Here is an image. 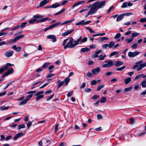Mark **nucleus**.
Instances as JSON below:
<instances>
[{"instance_id": "1", "label": "nucleus", "mask_w": 146, "mask_h": 146, "mask_svg": "<svg viewBox=\"0 0 146 146\" xmlns=\"http://www.w3.org/2000/svg\"><path fill=\"white\" fill-rule=\"evenodd\" d=\"M106 2V1H103L101 2L99 1H97L93 4V6L97 8L98 10V9L103 7L105 5Z\"/></svg>"}, {"instance_id": "2", "label": "nucleus", "mask_w": 146, "mask_h": 146, "mask_svg": "<svg viewBox=\"0 0 146 146\" xmlns=\"http://www.w3.org/2000/svg\"><path fill=\"white\" fill-rule=\"evenodd\" d=\"M106 64H103L102 67L104 68H108L114 65V61L111 60H106L105 61Z\"/></svg>"}, {"instance_id": "3", "label": "nucleus", "mask_w": 146, "mask_h": 146, "mask_svg": "<svg viewBox=\"0 0 146 146\" xmlns=\"http://www.w3.org/2000/svg\"><path fill=\"white\" fill-rule=\"evenodd\" d=\"M143 60H141L136 62V64L139 65V68L137 69V72L141 70L143 67L146 66V62L142 63Z\"/></svg>"}, {"instance_id": "4", "label": "nucleus", "mask_w": 146, "mask_h": 146, "mask_svg": "<svg viewBox=\"0 0 146 146\" xmlns=\"http://www.w3.org/2000/svg\"><path fill=\"white\" fill-rule=\"evenodd\" d=\"M140 52L138 51H135L133 52H129L128 53V56L130 57L133 58L135 56L138 55Z\"/></svg>"}, {"instance_id": "5", "label": "nucleus", "mask_w": 146, "mask_h": 146, "mask_svg": "<svg viewBox=\"0 0 146 146\" xmlns=\"http://www.w3.org/2000/svg\"><path fill=\"white\" fill-rule=\"evenodd\" d=\"M60 22H59L58 23L53 24L48 27L44 29V31L46 32L50 29L53 28L55 27L56 26L60 25Z\"/></svg>"}, {"instance_id": "6", "label": "nucleus", "mask_w": 146, "mask_h": 146, "mask_svg": "<svg viewBox=\"0 0 146 146\" xmlns=\"http://www.w3.org/2000/svg\"><path fill=\"white\" fill-rule=\"evenodd\" d=\"M97 10V9L96 8L95 6H93V4H92L90 9L88 12V14L90 15L93 14L95 13Z\"/></svg>"}, {"instance_id": "7", "label": "nucleus", "mask_w": 146, "mask_h": 146, "mask_svg": "<svg viewBox=\"0 0 146 146\" xmlns=\"http://www.w3.org/2000/svg\"><path fill=\"white\" fill-rule=\"evenodd\" d=\"M14 53V51L10 50L6 52L5 53V55L6 57L9 58L12 56Z\"/></svg>"}, {"instance_id": "8", "label": "nucleus", "mask_w": 146, "mask_h": 146, "mask_svg": "<svg viewBox=\"0 0 146 146\" xmlns=\"http://www.w3.org/2000/svg\"><path fill=\"white\" fill-rule=\"evenodd\" d=\"M73 39L72 38H70L69 42L65 46H64V49L68 47L70 48V46L72 44H73L72 43L73 42Z\"/></svg>"}, {"instance_id": "9", "label": "nucleus", "mask_w": 146, "mask_h": 146, "mask_svg": "<svg viewBox=\"0 0 146 146\" xmlns=\"http://www.w3.org/2000/svg\"><path fill=\"white\" fill-rule=\"evenodd\" d=\"M100 67H98L92 70V72L94 75H96L98 74L100 72Z\"/></svg>"}, {"instance_id": "10", "label": "nucleus", "mask_w": 146, "mask_h": 146, "mask_svg": "<svg viewBox=\"0 0 146 146\" xmlns=\"http://www.w3.org/2000/svg\"><path fill=\"white\" fill-rule=\"evenodd\" d=\"M49 1L48 0H43L40 2L39 5L37 7H40L43 6L46 4Z\"/></svg>"}, {"instance_id": "11", "label": "nucleus", "mask_w": 146, "mask_h": 146, "mask_svg": "<svg viewBox=\"0 0 146 146\" xmlns=\"http://www.w3.org/2000/svg\"><path fill=\"white\" fill-rule=\"evenodd\" d=\"M82 36H81L78 40L80 41V44L82 43H84L86 42L87 40V38L85 37L83 39H82Z\"/></svg>"}, {"instance_id": "12", "label": "nucleus", "mask_w": 146, "mask_h": 146, "mask_svg": "<svg viewBox=\"0 0 146 146\" xmlns=\"http://www.w3.org/2000/svg\"><path fill=\"white\" fill-rule=\"evenodd\" d=\"M47 38L52 39L53 42H55L56 40V37L52 35H48L47 36Z\"/></svg>"}, {"instance_id": "13", "label": "nucleus", "mask_w": 146, "mask_h": 146, "mask_svg": "<svg viewBox=\"0 0 146 146\" xmlns=\"http://www.w3.org/2000/svg\"><path fill=\"white\" fill-rule=\"evenodd\" d=\"M85 2V1L83 0V1H78V2L76 3H74L72 6V9H73L74 7H75L76 6L78 5H80L81 4H82L84 3Z\"/></svg>"}, {"instance_id": "14", "label": "nucleus", "mask_w": 146, "mask_h": 146, "mask_svg": "<svg viewBox=\"0 0 146 146\" xmlns=\"http://www.w3.org/2000/svg\"><path fill=\"white\" fill-rule=\"evenodd\" d=\"M24 135V133L22 132L18 133L17 134H16V135L13 138V140H16L19 137H21L23 136Z\"/></svg>"}, {"instance_id": "15", "label": "nucleus", "mask_w": 146, "mask_h": 146, "mask_svg": "<svg viewBox=\"0 0 146 146\" xmlns=\"http://www.w3.org/2000/svg\"><path fill=\"white\" fill-rule=\"evenodd\" d=\"M61 5V4L60 3L58 4H54L50 6H48L47 7H45V8H56L60 6Z\"/></svg>"}, {"instance_id": "16", "label": "nucleus", "mask_w": 146, "mask_h": 146, "mask_svg": "<svg viewBox=\"0 0 146 146\" xmlns=\"http://www.w3.org/2000/svg\"><path fill=\"white\" fill-rule=\"evenodd\" d=\"M73 42L74 43H73L70 46V48H74L76 45L80 44V41L78 39L76 40L73 41Z\"/></svg>"}, {"instance_id": "17", "label": "nucleus", "mask_w": 146, "mask_h": 146, "mask_svg": "<svg viewBox=\"0 0 146 146\" xmlns=\"http://www.w3.org/2000/svg\"><path fill=\"white\" fill-rule=\"evenodd\" d=\"M114 62L115 63V66L117 67L119 66L123 65V62H121L120 61Z\"/></svg>"}, {"instance_id": "18", "label": "nucleus", "mask_w": 146, "mask_h": 146, "mask_svg": "<svg viewBox=\"0 0 146 146\" xmlns=\"http://www.w3.org/2000/svg\"><path fill=\"white\" fill-rule=\"evenodd\" d=\"M48 19L49 18L48 17H45L38 20L36 19V22L37 23H38L40 22H44L46 21L47 20H48Z\"/></svg>"}, {"instance_id": "19", "label": "nucleus", "mask_w": 146, "mask_h": 146, "mask_svg": "<svg viewBox=\"0 0 146 146\" xmlns=\"http://www.w3.org/2000/svg\"><path fill=\"white\" fill-rule=\"evenodd\" d=\"M12 48L16 50V51L17 52H19L21 51L22 49L21 47H17V46L15 45L13 46L12 47Z\"/></svg>"}, {"instance_id": "20", "label": "nucleus", "mask_w": 146, "mask_h": 146, "mask_svg": "<svg viewBox=\"0 0 146 146\" xmlns=\"http://www.w3.org/2000/svg\"><path fill=\"white\" fill-rule=\"evenodd\" d=\"M102 50H99L97 51L95 53L93 56V57L94 58H97L99 57L98 54L102 52Z\"/></svg>"}, {"instance_id": "21", "label": "nucleus", "mask_w": 146, "mask_h": 146, "mask_svg": "<svg viewBox=\"0 0 146 146\" xmlns=\"http://www.w3.org/2000/svg\"><path fill=\"white\" fill-rule=\"evenodd\" d=\"M123 14H121L118 16L116 19V21H119L122 19L124 17Z\"/></svg>"}, {"instance_id": "22", "label": "nucleus", "mask_w": 146, "mask_h": 146, "mask_svg": "<svg viewBox=\"0 0 146 146\" xmlns=\"http://www.w3.org/2000/svg\"><path fill=\"white\" fill-rule=\"evenodd\" d=\"M27 102L28 101L25 99L19 103V106H21L25 105L27 103Z\"/></svg>"}, {"instance_id": "23", "label": "nucleus", "mask_w": 146, "mask_h": 146, "mask_svg": "<svg viewBox=\"0 0 146 146\" xmlns=\"http://www.w3.org/2000/svg\"><path fill=\"white\" fill-rule=\"evenodd\" d=\"M24 36V35H21L16 36L14 39L13 40L17 41L22 38Z\"/></svg>"}, {"instance_id": "24", "label": "nucleus", "mask_w": 146, "mask_h": 146, "mask_svg": "<svg viewBox=\"0 0 146 146\" xmlns=\"http://www.w3.org/2000/svg\"><path fill=\"white\" fill-rule=\"evenodd\" d=\"M90 50V49L87 48L85 47L82 48L80 50V51L82 52H87Z\"/></svg>"}, {"instance_id": "25", "label": "nucleus", "mask_w": 146, "mask_h": 146, "mask_svg": "<svg viewBox=\"0 0 146 146\" xmlns=\"http://www.w3.org/2000/svg\"><path fill=\"white\" fill-rule=\"evenodd\" d=\"M131 81V78L129 77L126 78L124 80L125 83L126 84H129L130 81Z\"/></svg>"}, {"instance_id": "26", "label": "nucleus", "mask_w": 146, "mask_h": 146, "mask_svg": "<svg viewBox=\"0 0 146 146\" xmlns=\"http://www.w3.org/2000/svg\"><path fill=\"white\" fill-rule=\"evenodd\" d=\"M70 80V79L69 78V77H67L65 78L64 79V83L65 84L66 86H67L68 85V84Z\"/></svg>"}, {"instance_id": "27", "label": "nucleus", "mask_w": 146, "mask_h": 146, "mask_svg": "<svg viewBox=\"0 0 146 146\" xmlns=\"http://www.w3.org/2000/svg\"><path fill=\"white\" fill-rule=\"evenodd\" d=\"M9 106H8L7 107H5L4 106H1L0 107V110L3 111L4 110H7L9 109Z\"/></svg>"}, {"instance_id": "28", "label": "nucleus", "mask_w": 146, "mask_h": 146, "mask_svg": "<svg viewBox=\"0 0 146 146\" xmlns=\"http://www.w3.org/2000/svg\"><path fill=\"white\" fill-rule=\"evenodd\" d=\"M114 42L113 41H111L109 43V44H108V47L110 48H111L114 46Z\"/></svg>"}, {"instance_id": "29", "label": "nucleus", "mask_w": 146, "mask_h": 146, "mask_svg": "<svg viewBox=\"0 0 146 146\" xmlns=\"http://www.w3.org/2000/svg\"><path fill=\"white\" fill-rule=\"evenodd\" d=\"M74 30H70L64 32V36L67 35L69 34H70Z\"/></svg>"}, {"instance_id": "30", "label": "nucleus", "mask_w": 146, "mask_h": 146, "mask_svg": "<svg viewBox=\"0 0 146 146\" xmlns=\"http://www.w3.org/2000/svg\"><path fill=\"white\" fill-rule=\"evenodd\" d=\"M84 20H82L76 23V26H78L80 25H84Z\"/></svg>"}, {"instance_id": "31", "label": "nucleus", "mask_w": 146, "mask_h": 146, "mask_svg": "<svg viewBox=\"0 0 146 146\" xmlns=\"http://www.w3.org/2000/svg\"><path fill=\"white\" fill-rule=\"evenodd\" d=\"M125 68V66H123L120 68H116V70L117 71H121L124 69Z\"/></svg>"}, {"instance_id": "32", "label": "nucleus", "mask_w": 146, "mask_h": 146, "mask_svg": "<svg viewBox=\"0 0 146 146\" xmlns=\"http://www.w3.org/2000/svg\"><path fill=\"white\" fill-rule=\"evenodd\" d=\"M57 83L58 84V87L59 88L61 87L64 84V81H62L60 82V80H59L57 82Z\"/></svg>"}, {"instance_id": "33", "label": "nucleus", "mask_w": 146, "mask_h": 146, "mask_svg": "<svg viewBox=\"0 0 146 146\" xmlns=\"http://www.w3.org/2000/svg\"><path fill=\"white\" fill-rule=\"evenodd\" d=\"M106 101V98L105 97H102L100 100V102L101 103H104Z\"/></svg>"}, {"instance_id": "34", "label": "nucleus", "mask_w": 146, "mask_h": 146, "mask_svg": "<svg viewBox=\"0 0 146 146\" xmlns=\"http://www.w3.org/2000/svg\"><path fill=\"white\" fill-rule=\"evenodd\" d=\"M105 33H98L97 34H95L94 35H93L92 36L93 37H96L97 36H103L104 35H105Z\"/></svg>"}, {"instance_id": "35", "label": "nucleus", "mask_w": 146, "mask_h": 146, "mask_svg": "<svg viewBox=\"0 0 146 146\" xmlns=\"http://www.w3.org/2000/svg\"><path fill=\"white\" fill-rule=\"evenodd\" d=\"M13 72V69L12 68H11V69L8 70V71L6 72L7 74V75H8L12 73Z\"/></svg>"}, {"instance_id": "36", "label": "nucleus", "mask_w": 146, "mask_h": 146, "mask_svg": "<svg viewBox=\"0 0 146 146\" xmlns=\"http://www.w3.org/2000/svg\"><path fill=\"white\" fill-rule=\"evenodd\" d=\"M36 21V19H32L29 21V23L30 24H33Z\"/></svg>"}, {"instance_id": "37", "label": "nucleus", "mask_w": 146, "mask_h": 146, "mask_svg": "<svg viewBox=\"0 0 146 146\" xmlns=\"http://www.w3.org/2000/svg\"><path fill=\"white\" fill-rule=\"evenodd\" d=\"M7 69V66H4L3 68H1L0 69V74H1L5 70Z\"/></svg>"}, {"instance_id": "38", "label": "nucleus", "mask_w": 146, "mask_h": 146, "mask_svg": "<svg viewBox=\"0 0 146 146\" xmlns=\"http://www.w3.org/2000/svg\"><path fill=\"white\" fill-rule=\"evenodd\" d=\"M141 85L143 88H145L146 87V81L144 80L141 83Z\"/></svg>"}, {"instance_id": "39", "label": "nucleus", "mask_w": 146, "mask_h": 146, "mask_svg": "<svg viewBox=\"0 0 146 146\" xmlns=\"http://www.w3.org/2000/svg\"><path fill=\"white\" fill-rule=\"evenodd\" d=\"M43 97L44 95H38V96H37L36 97V100L37 101H38L40 99L43 98Z\"/></svg>"}, {"instance_id": "40", "label": "nucleus", "mask_w": 146, "mask_h": 146, "mask_svg": "<svg viewBox=\"0 0 146 146\" xmlns=\"http://www.w3.org/2000/svg\"><path fill=\"white\" fill-rule=\"evenodd\" d=\"M108 39V38L106 37H102L101 38L99 39V41L101 42H102L103 41L105 40H107Z\"/></svg>"}, {"instance_id": "41", "label": "nucleus", "mask_w": 146, "mask_h": 146, "mask_svg": "<svg viewBox=\"0 0 146 146\" xmlns=\"http://www.w3.org/2000/svg\"><path fill=\"white\" fill-rule=\"evenodd\" d=\"M86 29L87 30H88L90 32V33H96L95 31H93V30L90 27H86Z\"/></svg>"}, {"instance_id": "42", "label": "nucleus", "mask_w": 146, "mask_h": 146, "mask_svg": "<svg viewBox=\"0 0 146 146\" xmlns=\"http://www.w3.org/2000/svg\"><path fill=\"white\" fill-rule=\"evenodd\" d=\"M25 127V125L23 124H21L18 125V129H20L22 128H24Z\"/></svg>"}, {"instance_id": "43", "label": "nucleus", "mask_w": 146, "mask_h": 146, "mask_svg": "<svg viewBox=\"0 0 146 146\" xmlns=\"http://www.w3.org/2000/svg\"><path fill=\"white\" fill-rule=\"evenodd\" d=\"M143 75V74H141L136 76L134 78V80L138 79L139 78H141Z\"/></svg>"}, {"instance_id": "44", "label": "nucleus", "mask_w": 146, "mask_h": 146, "mask_svg": "<svg viewBox=\"0 0 146 146\" xmlns=\"http://www.w3.org/2000/svg\"><path fill=\"white\" fill-rule=\"evenodd\" d=\"M106 54H105L104 56H103L102 55H101L99 56V58L98 59V60H102L104 59L106 57Z\"/></svg>"}, {"instance_id": "45", "label": "nucleus", "mask_w": 146, "mask_h": 146, "mask_svg": "<svg viewBox=\"0 0 146 146\" xmlns=\"http://www.w3.org/2000/svg\"><path fill=\"white\" fill-rule=\"evenodd\" d=\"M118 54V52H117L116 51H113L110 53V57H111V56H114L115 55H116Z\"/></svg>"}, {"instance_id": "46", "label": "nucleus", "mask_w": 146, "mask_h": 146, "mask_svg": "<svg viewBox=\"0 0 146 146\" xmlns=\"http://www.w3.org/2000/svg\"><path fill=\"white\" fill-rule=\"evenodd\" d=\"M27 24V22H24L22 23L21 24L20 26V27L23 28L25 27L26 25Z\"/></svg>"}, {"instance_id": "47", "label": "nucleus", "mask_w": 146, "mask_h": 146, "mask_svg": "<svg viewBox=\"0 0 146 146\" xmlns=\"http://www.w3.org/2000/svg\"><path fill=\"white\" fill-rule=\"evenodd\" d=\"M50 64L48 62H46L42 66V68H46Z\"/></svg>"}, {"instance_id": "48", "label": "nucleus", "mask_w": 146, "mask_h": 146, "mask_svg": "<svg viewBox=\"0 0 146 146\" xmlns=\"http://www.w3.org/2000/svg\"><path fill=\"white\" fill-rule=\"evenodd\" d=\"M132 86L129 87H127V88H125L124 89V91L125 92H127L129 91H130L132 89Z\"/></svg>"}, {"instance_id": "49", "label": "nucleus", "mask_w": 146, "mask_h": 146, "mask_svg": "<svg viewBox=\"0 0 146 146\" xmlns=\"http://www.w3.org/2000/svg\"><path fill=\"white\" fill-rule=\"evenodd\" d=\"M99 96L98 95H94L92 97V100H95L96 99H98L99 98Z\"/></svg>"}, {"instance_id": "50", "label": "nucleus", "mask_w": 146, "mask_h": 146, "mask_svg": "<svg viewBox=\"0 0 146 146\" xmlns=\"http://www.w3.org/2000/svg\"><path fill=\"white\" fill-rule=\"evenodd\" d=\"M104 86V85H99L98 87L97 90L99 91L102 88H103Z\"/></svg>"}, {"instance_id": "51", "label": "nucleus", "mask_w": 146, "mask_h": 146, "mask_svg": "<svg viewBox=\"0 0 146 146\" xmlns=\"http://www.w3.org/2000/svg\"><path fill=\"white\" fill-rule=\"evenodd\" d=\"M121 36V34L120 33H118L115 36L114 38L115 39H118L119 38H120Z\"/></svg>"}, {"instance_id": "52", "label": "nucleus", "mask_w": 146, "mask_h": 146, "mask_svg": "<svg viewBox=\"0 0 146 146\" xmlns=\"http://www.w3.org/2000/svg\"><path fill=\"white\" fill-rule=\"evenodd\" d=\"M44 91H39L37 92L35 95V96H38L40 95V94H42L44 93Z\"/></svg>"}, {"instance_id": "53", "label": "nucleus", "mask_w": 146, "mask_h": 146, "mask_svg": "<svg viewBox=\"0 0 146 146\" xmlns=\"http://www.w3.org/2000/svg\"><path fill=\"white\" fill-rule=\"evenodd\" d=\"M63 11H64V9L63 8L61 11H59L57 13H55L54 14V15H58L60 14Z\"/></svg>"}, {"instance_id": "54", "label": "nucleus", "mask_w": 146, "mask_h": 146, "mask_svg": "<svg viewBox=\"0 0 146 146\" xmlns=\"http://www.w3.org/2000/svg\"><path fill=\"white\" fill-rule=\"evenodd\" d=\"M74 19H73L72 20H70L69 21H65L64 22V24H67L68 23H72V22H73V21L74 20Z\"/></svg>"}, {"instance_id": "55", "label": "nucleus", "mask_w": 146, "mask_h": 146, "mask_svg": "<svg viewBox=\"0 0 146 146\" xmlns=\"http://www.w3.org/2000/svg\"><path fill=\"white\" fill-rule=\"evenodd\" d=\"M127 2H124L123 5L121 6V8H125L127 7Z\"/></svg>"}, {"instance_id": "56", "label": "nucleus", "mask_w": 146, "mask_h": 146, "mask_svg": "<svg viewBox=\"0 0 146 146\" xmlns=\"http://www.w3.org/2000/svg\"><path fill=\"white\" fill-rule=\"evenodd\" d=\"M33 94L29 95L27 96V98L25 99L28 101L30 98L33 96Z\"/></svg>"}, {"instance_id": "57", "label": "nucleus", "mask_w": 146, "mask_h": 146, "mask_svg": "<svg viewBox=\"0 0 146 146\" xmlns=\"http://www.w3.org/2000/svg\"><path fill=\"white\" fill-rule=\"evenodd\" d=\"M123 16L124 17L125 16H129L132 14L131 13H123Z\"/></svg>"}, {"instance_id": "58", "label": "nucleus", "mask_w": 146, "mask_h": 146, "mask_svg": "<svg viewBox=\"0 0 146 146\" xmlns=\"http://www.w3.org/2000/svg\"><path fill=\"white\" fill-rule=\"evenodd\" d=\"M108 46V44H106L103 45L102 46V47L103 48L106 49Z\"/></svg>"}, {"instance_id": "59", "label": "nucleus", "mask_w": 146, "mask_h": 146, "mask_svg": "<svg viewBox=\"0 0 146 146\" xmlns=\"http://www.w3.org/2000/svg\"><path fill=\"white\" fill-rule=\"evenodd\" d=\"M92 74L90 72H88L86 74V76H85V77L86 78V77H91L92 76Z\"/></svg>"}, {"instance_id": "60", "label": "nucleus", "mask_w": 146, "mask_h": 146, "mask_svg": "<svg viewBox=\"0 0 146 146\" xmlns=\"http://www.w3.org/2000/svg\"><path fill=\"white\" fill-rule=\"evenodd\" d=\"M125 40L126 42L128 43H129L132 41V39H131L130 38L126 39Z\"/></svg>"}, {"instance_id": "61", "label": "nucleus", "mask_w": 146, "mask_h": 146, "mask_svg": "<svg viewBox=\"0 0 146 146\" xmlns=\"http://www.w3.org/2000/svg\"><path fill=\"white\" fill-rule=\"evenodd\" d=\"M114 8L113 6H111L108 11L107 13H109L111 11V10Z\"/></svg>"}, {"instance_id": "62", "label": "nucleus", "mask_w": 146, "mask_h": 146, "mask_svg": "<svg viewBox=\"0 0 146 146\" xmlns=\"http://www.w3.org/2000/svg\"><path fill=\"white\" fill-rule=\"evenodd\" d=\"M97 119H101L103 118V117L100 114H98L97 115Z\"/></svg>"}, {"instance_id": "63", "label": "nucleus", "mask_w": 146, "mask_h": 146, "mask_svg": "<svg viewBox=\"0 0 146 146\" xmlns=\"http://www.w3.org/2000/svg\"><path fill=\"white\" fill-rule=\"evenodd\" d=\"M140 22L142 23L146 22V18H142L140 20Z\"/></svg>"}, {"instance_id": "64", "label": "nucleus", "mask_w": 146, "mask_h": 146, "mask_svg": "<svg viewBox=\"0 0 146 146\" xmlns=\"http://www.w3.org/2000/svg\"><path fill=\"white\" fill-rule=\"evenodd\" d=\"M97 83V82L95 80H93L91 82V84L92 85H95Z\"/></svg>"}]
</instances>
